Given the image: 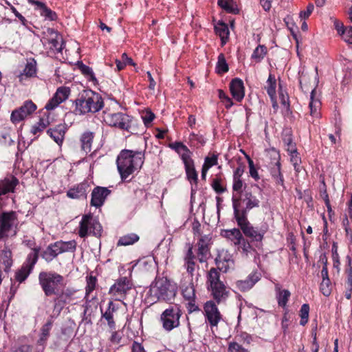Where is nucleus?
<instances>
[{"label":"nucleus","instance_id":"nucleus-60","mask_svg":"<svg viewBox=\"0 0 352 352\" xmlns=\"http://www.w3.org/2000/svg\"><path fill=\"white\" fill-rule=\"evenodd\" d=\"M10 120L14 124H16L22 121V107H19L12 112Z\"/></svg>","mask_w":352,"mask_h":352},{"label":"nucleus","instance_id":"nucleus-44","mask_svg":"<svg viewBox=\"0 0 352 352\" xmlns=\"http://www.w3.org/2000/svg\"><path fill=\"white\" fill-rule=\"evenodd\" d=\"M215 69L218 74L227 73L229 70L228 64L227 63L225 55L223 53L219 54L218 56Z\"/></svg>","mask_w":352,"mask_h":352},{"label":"nucleus","instance_id":"nucleus-56","mask_svg":"<svg viewBox=\"0 0 352 352\" xmlns=\"http://www.w3.org/2000/svg\"><path fill=\"white\" fill-rule=\"evenodd\" d=\"M218 95L221 102L224 104L225 107L227 109H230L233 105L232 99L222 89L218 90Z\"/></svg>","mask_w":352,"mask_h":352},{"label":"nucleus","instance_id":"nucleus-59","mask_svg":"<svg viewBox=\"0 0 352 352\" xmlns=\"http://www.w3.org/2000/svg\"><path fill=\"white\" fill-rule=\"evenodd\" d=\"M240 242V244L236 245L239 246V248H241L243 252L245 253L246 255H248V254L252 250H254V249L250 244L251 242H249L244 236L243 237V239H241Z\"/></svg>","mask_w":352,"mask_h":352},{"label":"nucleus","instance_id":"nucleus-26","mask_svg":"<svg viewBox=\"0 0 352 352\" xmlns=\"http://www.w3.org/2000/svg\"><path fill=\"white\" fill-rule=\"evenodd\" d=\"M276 299L278 307L287 310V304L290 298L291 292L286 289H282L280 284L275 285Z\"/></svg>","mask_w":352,"mask_h":352},{"label":"nucleus","instance_id":"nucleus-52","mask_svg":"<svg viewBox=\"0 0 352 352\" xmlns=\"http://www.w3.org/2000/svg\"><path fill=\"white\" fill-rule=\"evenodd\" d=\"M218 163V154L212 153L206 156L204 160L203 166L210 169L213 166L217 165Z\"/></svg>","mask_w":352,"mask_h":352},{"label":"nucleus","instance_id":"nucleus-14","mask_svg":"<svg viewBox=\"0 0 352 352\" xmlns=\"http://www.w3.org/2000/svg\"><path fill=\"white\" fill-rule=\"evenodd\" d=\"M131 281L126 276L117 279L115 283L111 286L109 294L115 298L116 300L124 298L129 290L132 289Z\"/></svg>","mask_w":352,"mask_h":352},{"label":"nucleus","instance_id":"nucleus-48","mask_svg":"<svg viewBox=\"0 0 352 352\" xmlns=\"http://www.w3.org/2000/svg\"><path fill=\"white\" fill-rule=\"evenodd\" d=\"M0 257V262L4 265V270L6 272L8 271L12 265L11 252L10 251H3Z\"/></svg>","mask_w":352,"mask_h":352},{"label":"nucleus","instance_id":"nucleus-27","mask_svg":"<svg viewBox=\"0 0 352 352\" xmlns=\"http://www.w3.org/2000/svg\"><path fill=\"white\" fill-rule=\"evenodd\" d=\"M214 32L220 37L221 45L223 46L229 40L230 31L228 25L223 21H219L214 25Z\"/></svg>","mask_w":352,"mask_h":352},{"label":"nucleus","instance_id":"nucleus-9","mask_svg":"<svg viewBox=\"0 0 352 352\" xmlns=\"http://www.w3.org/2000/svg\"><path fill=\"white\" fill-rule=\"evenodd\" d=\"M38 280L46 296L58 294V291L65 285L64 277L54 272H41Z\"/></svg>","mask_w":352,"mask_h":352},{"label":"nucleus","instance_id":"nucleus-20","mask_svg":"<svg viewBox=\"0 0 352 352\" xmlns=\"http://www.w3.org/2000/svg\"><path fill=\"white\" fill-rule=\"evenodd\" d=\"M120 305L119 303H116L113 300H110L108 302L107 308L104 311L100 309L102 318L104 319L110 330H115L116 329V322L114 320V316L116 312L120 309Z\"/></svg>","mask_w":352,"mask_h":352},{"label":"nucleus","instance_id":"nucleus-21","mask_svg":"<svg viewBox=\"0 0 352 352\" xmlns=\"http://www.w3.org/2000/svg\"><path fill=\"white\" fill-rule=\"evenodd\" d=\"M261 275L257 271L250 273L245 280L236 281L235 285L237 289L241 292H246L250 290L255 284L261 279Z\"/></svg>","mask_w":352,"mask_h":352},{"label":"nucleus","instance_id":"nucleus-12","mask_svg":"<svg viewBox=\"0 0 352 352\" xmlns=\"http://www.w3.org/2000/svg\"><path fill=\"white\" fill-rule=\"evenodd\" d=\"M204 315L206 322L209 325L212 331L214 328H217L219 323L223 320V316L216 302L213 300H208L204 303Z\"/></svg>","mask_w":352,"mask_h":352},{"label":"nucleus","instance_id":"nucleus-43","mask_svg":"<svg viewBox=\"0 0 352 352\" xmlns=\"http://www.w3.org/2000/svg\"><path fill=\"white\" fill-rule=\"evenodd\" d=\"M267 48L264 45H258L253 51L251 58L256 63H260L267 54Z\"/></svg>","mask_w":352,"mask_h":352},{"label":"nucleus","instance_id":"nucleus-36","mask_svg":"<svg viewBox=\"0 0 352 352\" xmlns=\"http://www.w3.org/2000/svg\"><path fill=\"white\" fill-rule=\"evenodd\" d=\"M37 74L36 61L33 58L26 59L25 67L23 68V76L26 78H35Z\"/></svg>","mask_w":352,"mask_h":352},{"label":"nucleus","instance_id":"nucleus-57","mask_svg":"<svg viewBox=\"0 0 352 352\" xmlns=\"http://www.w3.org/2000/svg\"><path fill=\"white\" fill-rule=\"evenodd\" d=\"M332 259H333V268H336L338 271V272H340V256L338 253V248L336 243H333L332 246Z\"/></svg>","mask_w":352,"mask_h":352},{"label":"nucleus","instance_id":"nucleus-58","mask_svg":"<svg viewBox=\"0 0 352 352\" xmlns=\"http://www.w3.org/2000/svg\"><path fill=\"white\" fill-rule=\"evenodd\" d=\"M228 352H250L249 350L245 349L241 344L236 342H231L228 344Z\"/></svg>","mask_w":352,"mask_h":352},{"label":"nucleus","instance_id":"nucleus-2","mask_svg":"<svg viewBox=\"0 0 352 352\" xmlns=\"http://www.w3.org/2000/svg\"><path fill=\"white\" fill-rule=\"evenodd\" d=\"M144 161V153L122 150L116 159L117 168L122 181H128L127 179L131 175L142 168Z\"/></svg>","mask_w":352,"mask_h":352},{"label":"nucleus","instance_id":"nucleus-17","mask_svg":"<svg viewBox=\"0 0 352 352\" xmlns=\"http://www.w3.org/2000/svg\"><path fill=\"white\" fill-rule=\"evenodd\" d=\"M210 241L211 237L209 235H204L197 243V250L195 256L201 263L207 262L210 256Z\"/></svg>","mask_w":352,"mask_h":352},{"label":"nucleus","instance_id":"nucleus-39","mask_svg":"<svg viewBox=\"0 0 352 352\" xmlns=\"http://www.w3.org/2000/svg\"><path fill=\"white\" fill-rule=\"evenodd\" d=\"M315 93L316 87L311 89L309 107L310 109V115L314 118H319L320 114L318 109L320 106V102L318 100L314 98Z\"/></svg>","mask_w":352,"mask_h":352},{"label":"nucleus","instance_id":"nucleus-5","mask_svg":"<svg viewBox=\"0 0 352 352\" xmlns=\"http://www.w3.org/2000/svg\"><path fill=\"white\" fill-rule=\"evenodd\" d=\"M168 147L175 151L182 160L186 178L192 184H197L198 173L195 170L194 160L192 159V152L182 142H174L168 144Z\"/></svg>","mask_w":352,"mask_h":352},{"label":"nucleus","instance_id":"nucleus-3","mask_svg":"<svg viewBox=\"0 0 352 352\" xmlns=\"http://www.w3.org/2000/svg\"><path fill=\"white\" fill-rule=\"evenodd\" d=\"M177 295V286L166 277L156 278L150 286L147 299L153 304L157 302L170 303Z\"/></svg>","mask_w":352,"mask_h":352},{"label":"nucleus","instance_id":"nucleus-54","mask_svg":"<svg viewBox=\"0 0 352 352\" xmlns=\"http://www.w3.org/2000/svg\"><path fill=\"white\" fill-rule=\"evenodd\" d=\"M221 178L220 177H216L214 179H212L211 186L212 189L217 193V194H221L224 192L226 190V188H224L221 185Z\"/></svg>","mask_w":352,"mask_h":352},{"label":"nucleus","instance_id":"nucleus-63","mask_svg":"<svg viewBox=\"0 0 352 352\" xmlns=\"http://www.w3.org/2000/svg\"><path fill=\"white\" fill-rule=\"evenodd\" d=\"M60 103L61 102H59V100H58L56 98L53 96L52 98H51L46 103L45 109L47 110V111H51L57 107Z\"/></svg>","mask_w":352,"mask_h":352},{"label":"nucleus","instance_id":"nucleus-34","mask_svg":"<svg viewBox=\"0 0 352 352\" xmlns=\"http://www.w3.org/2000/svg\"><path fill=\"white\" fill-rule=\"evenodd\" d=\"M221 235L230 240L234 245L240 244V241L243 237V234L239 228L223 230Z\"/></svg>","mask_w":352,"mask_h":352},{"label":"nucleus","instance_id":"nucleus-33","mask_svg":"<svg viewBox=\"0 0 352 352\" xmlns=\"http://www.w3.org/2000/svg\"><path fill=\"white\" fill-rule=\"evenodd\" d=\"M282 140L285 150L288 153H296L297 148L296 143L293 140L292 132L290 129H286L283 131Z\"/></svg>","mask_w":352,"mask_h":352},{"label":"nucleus","instance_id":"nucleus-4","mask_svg":"<svg viewBox=\"0 0 352 352\" xmlns=\"http://www.w3.org/2000/svg\"><path fill=\"white\" fill-rule=\"evenodd\" d=\"M103 121L111 127L126 131L130 134H138L141 126L133 116L122 112L111 113L103 111Z\"/></svg>","mask_w":352,"mask_h":352},{"label":"nucleus","instance_id":"nucleus-47","mask_svg":"<svg viewBox=\"0 0 352 352\" xmlns=\"http://www.w3.org/2000/svg\"><path fill=\"white\" fill-rule=\"evenodd\" d=\"M309 311L310 307L309 304L305 303L301 306L300 309L299 311V316L300 318V325L305 326L308 323Z\"/></svg>","mask_w":352,"mask_h":352},{"label":"nucleus","instance_id":"nucleus-50","mask_svg":"<svg viewBox=\"0 0 352 352\" xmlns=\"http://www.w3.org/2000/svg\"><path fill=\"white\" fill-rule=\"evenodd\" d=\"M52 322L49 321L47 322H46L41 328V337L39 338V340H38V342L40 344H42L43 342H45L49 336H50V331L51 330V328H52Z\"/></svg>","mask_w":352,"mask_h":352},{"label":"nucleus","instance_id":"nucleus-64","mask_svg":"<svg viewBox=\"0 0 352 352\" xmlns=\"http://www.w3.org/2000/svg\"><path fill=\"white\" fill-rule=\"evenodd\" d=\"M341 36L345 42L352 44V26L346 27Z\"/></svg>","mask_w":352,"mask_h":352},{"label":"nucleus","instance_id":"nucleus-7","mask_svg":"<svg viewBox=\"0 0 352 352\" xmlns=\"http://www.w3.org/2000/svg\"><path fill=\"white\" fill-rule=\"evenodd\" d=\"M235 220L245 236L250 239V242L254 243L256 248H261L264 235L268 230V225L264 223L260 226H253L250 223L248 217H242Z\"/></svg>","mask_w":352,"mask_h":352},{"label":"nucleus","instance_id":"nucleus-15","mask_svg":"<svg viewBox=\"0 0 352 352\" xmlns=\"http://www.w3.org/2000/svg\"><path fill=\"white\" fill-rule=\"evenodd\" d=\"M30 248V252L28 254L26 258V265L23 266V281L27 278L33 270L34 265L38 258L40 247L36 246L34 240H23V243Z\"/></svg>","mask_w":352,"mask_h":352},{"label":"nucleus","instance_id":"nucleus-55","mask_svg":"<svg viewBox=\"0 0 352 352\" xmlns=\"http://www.w3.org/2000/svg\"><path fill=\"white\" fill-rule=\"evenodd\" d=\"M232 0H218L217 4L228 13H236L232 6Z\"/></svg>","mask_w":352,"mask_h":352},{"label":"nucleus","instance_id":"nucleus-61","mask_svg":"<svg viewBox=\"0 0 352 352\" xmlns=\"http://www.w3.org/2000/svg\"><path fill=\"white\" fill-rule=\"evenodd\" d=\"M243 184V182L241 179H233L232 190L238 196L243 193L242 190Z\"/></svg>","mask_w":352,"mask_h":352},{"label":"nucleus","instance_id":"nucleus-23","mask_svg":"<svg viewBox=\"0 0 352 352\" xmlns=\"http://www.w3.org/2000/svg\"><path fill=\"white\" fill-rule=\"evenodd\" d=\"M230 91L232 96L237 102H241L245 96L243 82L239 78L232 79L230 83Z\"/></svg>","mask_w":352,"mask_h":352},{"label":"nucleus","instance_id":"nucleus-25","mask_svg":"<svg viewBox=\"0 0 352 352\" xmlns=\"http://www.w3.org/2000/svg\"><path fill=\"white\" fill-rule=\"evenodd\" d=\"M192 249V246L190 245L188 248L184 258V267L186 268L187 272L190 274L191 279L193 278L196 267H199L198 265H196L195 259L197 257L194 254Z\"/></svg>","mask_w":352,"mask_h":352},{"label":"nucleus","instance_id":"nucleus-22","mask_svg":"<svg viewBox=\"0 0 352 352\" xmlns=\"http://www.w3.org/2000/svg\"><path fill=\"white\" fill-rule=\"evenodd\" d=\"M215 264L217 270L219 272L221 271L224 273L228 272L230 269H234V261L230 254H225L224 255L219 254L215 258Z\"/></svg>","mask_w":352,"mask_h":352},{"label":"nucleus","instance_id":"nucleus-53","mask_svg":"<svg viewBox=\"0 0 352 352\" xmlns=\"http://www.w3.org/2000/svg\"><path fill=\"white\" fill-rule=\"evenodd\" d=\"M141 117L144 125L146 127L149 126L151 122L155 118L154 113L150 109H146V111H143Z\"/></svg>","mask_w":352,"mask_h":352},{"label":"nucleus","instance_id":"nucleus-32","mask_svg":"<svg viewBox=\"0 0 352 352\" xmlns=\"http://www.w3.org/2000/svg\"><path fill=\"white\" fill-rule=\"evenodd\" d=\"M51 38L48 39V43L50 45V48L56 52H61L63 50V42L62 37L58 32L51 29Z\"/></svg>","mask_w":352,"mask_h":352},{"label":"nucleus","instance_id":"nucleus-51","mask_svg":"<svg viewBox=\"0 0 352 352\" xmlns=\"http://www.w3.org/2000/svg\"><path fill=\"white\" fill-rule=\"evenodd\" d=\"M37 109V106L31 100L23 102V118L32 115Z\"/></svg>","mask_w":352,"mask_h":352},{"label":"nucleus","instance_id":"nucleus-31","mask_svg":"<svg viewBox=\"0 0 352 352\" xmlns=\"http://www.w3.org/2000/svg\"><path fill=\"white\" fill-rule=\"evenodd\" d=\"M277 161L275 163L274 167L271 169V175L276 184L280 185L284 189L285 186L284 184V177L281 173V164L280 162V156L277 155Z\"/></svg>","mask_w":352,"mask_h":352},{"label":"nucleus","instance_id":"nucleus-46","mask_svg":"<svg viewBox=\"0 0 352 352\" xmlns=\"http://www.w3.org/2000/svg\"><path fill=\"white\" fill-rule=\"evenodd\" d=\"M276 80L275 76L270 74L267 80V87H265L267 94L271 98L276 96Z\"/></svg>","mask_w":352,"mask_h":352},{"label":"nucleus","instance_id":"nucleus-19","mask_svg":"<svg viewBox=\"0 0 352 352\" xmlns=\"http://www.w3.org/2000/svg\"><path fill=\"white\" fill-rule=\"evenodd\" d=\"M111 193V190L107 187H95L91 192L90 205L97 208H100Z\"/></svg>","mask_w":352,"mask_h":352},{"label":"nucleus","instance_id":"nucleus-42","mask_svg":"<svg viewBox=\"0 0 352 352\" xmlns=\"http://www.w3.org/2000/svg\"><path fill=\"white\" fill-rule=\"evenodd\" d=\"M140 237L135 233H130L120 237L117 245L118 246H126L134 244L138 242Z\"/></svg>","mask_w":352,"mask_h":352},{"label":"nucleus","instance_id":"nucleus-11","mask_svg":"<svg viewBox=\"0 0 352 352\" xmlns=\"http://www.w3.org/2000/svg\"><path fill=\"white\" fill-rule=\"evenodd\" d=\"M102 228L99 221L89 213L84 214L79 225L78 234L80 237L85 238L88 235L100 237Z\"/></svg>","mask_w":352,"mask_h":352},{"label":"nucleus","instance_id":"nucleus-28","mask_svg":"<svg viewBox=\"0 0 352 352\" xmlns=\"http://www.w3.org/2000/svg\"><path fill=\"white\" fill-rule=\"evenodd\" d=\"M94 138L95 133L90 131H85L81 134L80 137V147L86 153L91 151Z\"/></svg>","mask_w":352,"mask_h":352},{"label":"nucleus","instance_id":"nucleus-16","mask_svg":"<svg viewBox=\"0 0 352 352\" xmlns=\"http://www.w3.org/2000/svg\"><path fill=\"white\" fill-rule=\"evenodd\" d=\"M76 290L67 287L65 289L62 288L58 291V294H56V298L54 299V310L60 313L65 306L69 304L74 300Z\"/></svg>","mask_w":352,"mask_h":352},{"label":"nucleus","instance_id":"nucleus-8","mask_svg":"<svg viewBox=\"0 0 352 352\" xmlns=\"http://www.w3.org/2000/svg\"><path fill=\"white\" fill-rule=\"evenodd\" d=\"M208 289L211 292L215 302L220 304L229 296V291L224 283L220 280V273L214 267H212L206 276Z\"/></svg>","mask_w":352,"mask_h":352},{"label":"nucleus","instance_id":"nucleus-10","mask_svg":"<svg viewBox=\"0 0 352 352\" xmlns=\"http://www.w3.org/2000/svg\"><path fill=\"white\" fill-rule=\"evenodd\" d=\"M182 310L179 305L169 306L160 314V322L164 331L170 332L180 326Z\"/></svg>","mask_w":352,"mask_h":352},{"label":"nucleus","instance_id":"nucleus-6","mask_svg":"<svg viewBox=\"0 0 352 352\" xmlns=\"http://www.w3.org/2000/svg\"><path fill=\"white\" fill-rule=\"evenodd\" d=\"M232 206L234 219L248 217V212L254 208H258L260 201L249 190H245L243 194L232 196Z\"/></svg>","mask_w":352,"mask_h":352},{"label":"nucleus","instance_id":"nucleus-49","mask_svg":"<svg viewBox=\"0 0 352 352\" xmlns=\"http://www.w3.org/2000/svg\"><path fill=\"white\" fill-rule=\"evenodd\" d=\"M332 288L333 287L330 278L322 280L320 285V291L324 296L328 297L331 295Z\"/></svg>","mask_w":352,"mask_h":352},{"label":"nucleus","instance_id":"nucleus-45","mask_svg":"<svg viewBox=\"0 0 352 352\" xmlns=\"http://www.w3.org/2000/svg\"><path fill=\"white\" fill-rule=\"evenodd\" d=\"M71 94V89L68 87L65 86H61L58 87L55 94L53 95L58 100H59V102H65L70 96Z\"/></svg>","mask_w":352,"mask_h":352},{"label":"nucleus","instance_id":"nucleus-62","mask_svg":"<svg viewBox=\"0 0 352 352\" xmlns=\"http://www.w3.org/2000/svg\"><path fill=\"white\" fill-rule=\"evenodd\" d=\"M248 159L250 168V175L255 181L257 182L260 179L258 171L254 166L253 161L250 157H248Z\"/></svg>","mask_w":352,"mask_h":352},{"label":"nucleus","instance_id":"nucleus-38","mask_svg":"<svg viewBox=\"0 0 352 352\" xmlns=\"http://www.w3.org/2000/svg\"><path fill=\"white\" fill-rule=\"evenodd\" d=\"M98 285V279L96 276L91 274L86 277L85 296L87 301H91L94 298L89 299L90 294L96 289Z\"/></svg>","mask_w":352,"mask_h":352},{"label":"nucleus","instance_id":"nucleus-30","mask_svg":"<svg viewBox=\"0 0 352 352\" xmlns=\"http://www.w3.org/2000/svg\"><path fill=\"white\" fill-rule=\"evenodd\" d=\"M181 292L185 300L196 299V292L192 279L189 282H184L182 283Z\"/></svg>","mask_w":352,"mask_h":352},{"label":"nucleus","instance_id":"nucleus-40","mask_svg":"<svg viewBox=\"0 0 352 352\" xmlns=\"http://www.w3.org/2000/svg\"><path fill=\"white\" fill-rule=\"evenodd\" d=\"M56 247L58 248L60 254L65 252H74L76 251L77 243L75 240L63 241L62 240L56 241Z\"/></svg>","mask_w":352,"mask_h":352},{"label":"nucleus","instance_id":"nucleus-1","mask_svg":"<svg viewBox=\"0 0 352 352\" xmlns=\"http://www.w3.org/2000/svg\"><path fill=\"white\" fill-rule=\"evenodd\" d=\"M75 115L83 116L96 113L104 107V100L100 94L91 89H82L73 101Z\"/></svg>","mask_w":352,"mask_h":352},{"label":"nucleus","instance_id":"nucleus-37","mask_svg":"<svg viewBox=\"0 0 352 352\" xmlns=\"http://www.w3.org/2000/svg\"><path fill=\"white\" fill-rule=\"evenodd\" d=\"M36 6H37V9L40 10V14L41 16H44L45 19H49L50 21H56L58 19L57 14L48 8L45 3L41 1H36Z\"/></svg>","mask_w":352,"mask_h":352},{"label":"nucleus","instance_id":"nucleus-35","mask_svg":"<svg viewBox=\"0 0 352 352\" xmlns=\"http://www.w3.org/2000/svg\"><path fill=\"white\" fill-rule=\"evenodd\" d=\"M56 243H50L41 254V257L47 263L51 262L58 255L60 254L58 248L56 247Z\"/></svg>","mask_w":352,"mask_h":352},{"label":"nucleus","instance_id":"nucleus-41","mask_svg":"<svg viewBox=\"0 0 352 352\" xmlns=\"http://www.w3.org/2000/svg\"><path fill=\"white\" fill-rule=\"evenodd\" d=\"M77 66L81 74L89 81L93 82L94 84L98 82L93 69L90 67L85 65L82 61H78Z\"/></svg>","mask_w":352,"mask_h":352},{"label":"nucleus","instance_id":"nucleus-18","mask_svg":"<svg viewBox=\"0 0 352 352\" xmlns=\"http://www.w3.org/2000/svg\"><path fill=\"white\" fill-rule=\"evenodd\" d=\"M91 184L87 180H84L70 188L67 191V196L70 199H87V193L90 191Z\"/></svg>","mask_w":352,"mask_h":352},{"label":"nucleus","instance_id":"nucleus-24","mask_svg":"<svg viewBox=\"0 0 352 352\" xmlns=\"http://www.w3.org/2000/svg\"><path fill=\"white\" fill-rule=\"evenodd\" d=\"M66 131L67 127L65 124H60L53 128L47 129V133L58 145L61 146L65 138Z\"/></svg>","mask_w":352,"mask_h":352},{"label":"nucleus","instance_id":"nucleus-13","mask_svg":"<svg viewBox=\"0 0 352 352\" xmlns=\"http://www.w3.org/2000/svg\"><path fill=\"white\" fill-rule=\"evenodd\" d=\"M16 224L17 219L14 212H3L0 216V239L15 234Z\"/></svg>","mask_w":352,"mask_h":352},{"label":"nucleus","instance_id":"nucleus-29","mask_svg":"<svg viewBox=\"0 0 352 352\" xmlns=\"http://www.w3.org/2000/svg\"><path fill=\"white\" fill-rule=\"evenodd\" d=\"M18 184V179L14 176H9L0 181V196L4 195L10 192H12L16 185Z\"/></svg>","mask_w":352,"mask_h":352}]
</instances>
